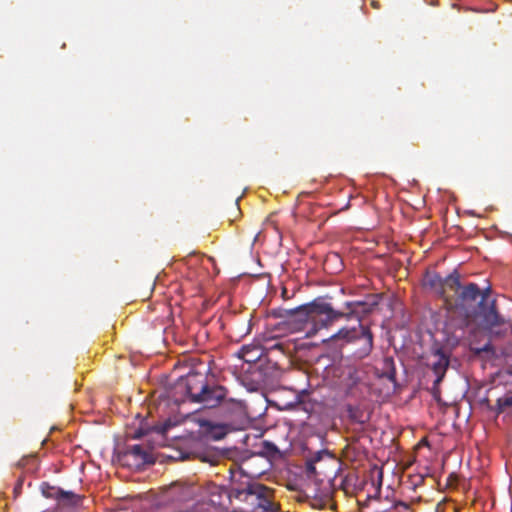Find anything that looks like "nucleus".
Masks as SVG:
<instances>
[{
    "label": "nucleus",
    "mask_w": 512,
    "mask_h": 512,
    "mask_svg": "<svg viewBox=\"0 0 512 512\" xmlns=\"http://www.w3.org/2000/svg\"><path fill=\"white\" fill-rule=\"evenodd\" d=\"M172 395L176 402L189 401L202 404L205 408H214L225 399L227 390L206 372L192 371L177 380Z\"/></svg>",
    "instance_id": "obj_2"
},
{
    "label": "nucleus",
    "mask_w": 512,
    "mask_h": 512,
    "mask_svg": "<svg viewBox=\"0 0 512 512\" xmlns=\"http://www.w3.org/2000/svg\"><path fill=\"white\" fill-rule=\"evenodd\" d=\"M146 434V431L142 428L135 431L134 435L132 436L134 439H139L143 437Z\"/></svg>",
    "instance_id": "obj_24"
},
{
    "label": "nucleus",
    "mask_w": 512,
    "mask_h": 512,
    "mask_svg": "<svg viewBox=\"0 0 512 512\" xmlns=\"http://www.w3.org/2000/svg\"><path fill=\"white\" fill-rule=\"evenodd\" d=\"M431 392H432L434 399L436 401H439L441 392H440L439 384H436V379L434 380L433 386L431 388Z\"/></svg>",
    "instance_id": "obj_23"
},
{
    "label": "nucleus",
    "mask_w": 512,
    "mask_h": 512,
    "mask_svg": "<svg viewBox=\"0 0 512 512\" xmlns=\"http://www.w3.org/2000/svg\"><path fill=\"white\" fill-rule=\"evenodd\" d=\"M379 303V296H371L369 301H348L343 310H336L325 298L318 297L310 303L285 310V316L302 324L312 323L317 328H327L340 319H350L353 315L370 313Z\"/></svg>",
    "instance_id": "obj_1"
},
{
    "label": "nucleus",
    "mask_w": 512,
    "mask_h": 512,
    "mask_svg": "<svg viewBox=\"0 0 512 512\" xmlns=\"http://www.w3.org/2000/svg\"><path fill=\"white\" fill-rule=\"evenodd\" d=\"M425 285L433 289L440 297L442 293V277L437 273H427L424 279Z\"/></svg>",
    "instance_id": "obj_14"
},
{
    "label": "nucleus",
    "mask_w": 512,
    "mask_h": 512,
    "mask_svg": "<svg viewBox=\"0 0 512 512\" xmlns=\"http://www.w3.org/2000/svg\"><path fill=\"white\" fill-rule=\"evenodd\" d=\"M358 324L353 327H342L335 334L324 340L331 347L342 348L344 345L361 341L360 348L354 355L363 359L373 350V334L368 326H364L358 317Z\"/></svg>",
    "instance_id": "obj_3"
},
{
    "label": "nucleus",
    "mask_w": 512,
    "mask_h": 512,
    "mask_svg": "<svg viewBox=\"0 0 512 512\" xmlns=\"http://www.w3.org/2000/svg\"><path fill=\"white\" fill-rule=\"evenodd\" d=\"M333 490L329 483H327L320 490H316L315 488L310 489V492L307 494L309 498V504L314 509H328L333 512L335 504L333 502Z\"/></svg>",
    "instance_id": "obj_6"
},
{
    "label": "nucleus",
    "mask_w": 512,
    "mask_h": 512,
    "mask_svg": "<svg viewBox=\"0 0 512 512\" xmlns=\"http://www.w3.org/2000/svg\"><path fill=\"white\" fill-rule=\"evenodd\" d=\"M459 289H461V283L460 276L457 271H454L445 278H442L441 297L446 301L448 300V297L446 295L447 290L458 292Z\"/></svg>",
    "instance_id": "obj_11"
},
{
    "label": "nucleus",
    "mask_w": 512,
    "mask_h": 512,
    "mask_svg": "<svg viewBox=\"0 0 512 512\" xmlns=\"http://www.w3.org/2000/svg\"><path fill=\"white\" fill-rule=\"evenodd\" d=\"M172 426L171 421L167 420L164 423L153 426L152 429L159 434L165 435Z\"/></svg>",
    "instance_id": "obj_21"
},
{
    "label": "nucleus",
    "mask_w": 512,
    "mask_h": 512,
    "mask_svg": "<svg viewBox=\"0 0 512 512\" xmlns=\"http://www.w3.org/2000/svg\"><path fill=\"white\" fill-rule=\"evenodd\" d=\"M451 510L452 512H456L455 508L454 507H451Z\"/></svg>",
    "instance_id": "obj_30"
},
{
    "label": "nucleus",
    "mask_w": 512,
    "mask_h": 512,
    "mask_svg": "<svg viewBox=\"0 0 512 512\" xmlns=\"http://www.w3.org/2000/svg\"><path fill=\"white\" fill-rule=\"evenodd\" d=\"M346 395L357 396L359 394V385L361 384V377L359 371L354 367H348L344 373L341 382Z\"/></svg>",
    "instance_id": "obj_7"
},
{
    "label": "nucleus",
    "mask_w": 512,
    "mask_h": 512,
    "mask_svg": "<svg viewBox=\"0 0 512 512\" xmlns=\"http://www.w3.org/2000/svg\"><path fill=\"white\" fill-rule=\"evenodd\" d=\"M27 460H28V458H27V457L22 458V459L18 462V466H19V467H23V466L25 465V463H26V461H27Z\"/></svg>",
    "instance_id": "obj_26"
},
{
    "label": "nucleus",
    "mask_w": 512,
    "mask_h": 512,
    "mask_svg": "<svg viewBox=\"0 0 512 512\" xmlns=\"http://www.w3.org/2000/svg\"><path fill=\"white\" fill-rule=\"evenodd\" d=\"M478 308L483 312V320L488 326L494 327L503 323V319L496 310L495 300L489 306H486L484 303L483 307Z\"/></svg>",
    "instance_id": "obj_9"
},
{
    "label": "nucleus",
    "mask_w": 512,
    "mask_h": 512,
    "mask_svg": "<svg viewBox=\"0 0 512 512\" xmlns=\"http://www.w3.org/2000/svg\"><path fill=\"white\" fill-rule=\"evenodd\" d=\"M282 297H283L284 299H288V298H289V297H288V295H287V289H286V288H283V289H282Z\"/></svg>",
    "instance_id": "obj_27"
},
{
    "label": "nucleus",
    "mask_w": 512,
    "mask_h": 512,
    "mask_svg": "<svg viewBox=\"0 0 512 512\" xmlns=\"http://www.w3.org/2000/svg\"><path fill=\"white\" fill-rule=\"evenodd\" d=\"M346 411L348 413V417L352 422L364 424L368 421V417L365 415L364 411L359 406L347 405Z\"/></svg>",
    "instance_id": "obj_13"
},
{
    "label": "nucleus",
    "mask_w": 512,
    "mask_h": 512,
    "mask_svg": "<svg viewBox=\"0 0 512 512\" xmlns=\"http://www.w3.org/2000/svg\"><path fill=\"white\" fill-rule=\"evenodd\" d=\"M435 512H444V511L441 509L440 505H438Z\"/></svg>",
    "instance_id": "obj_29"
},
{
    "label": "nucleus",
    "mask_w": 512,
    "mask_h": 512,
    "mask_svg": "<svg viewBox=\"0 0 512 512\" xmlns=\"http://www.w3.org/2000/svg\"><path fill=\"white\" fill-rule=\"evenodd\" d=\"M263 355V349L258 344H248L241 347L238 352L239 358L245 362L252 363L259 360Z\"/></svg>",
    "instance_id": "obj_10"
},
{
    "label": "nucleus",
    "mask_w": 512,
    "mask_h": 512,
    "mask_svg": "<svg viewBox=\"0 0 512 512\" xmlns=\"http://www.w3.org/2000/svg\"><path fill=\"white\" fill-rule=\"evenodd\" d=\"M263 446H264L265 452L272 456L280 453L277 446L272 442L264 441Z\"/></svg>",
    "instance_id": "obj_22"
},
{
    "label": "nucleus",
    "mask_w": 512,
    "mask_h": 512,
    "mask_svg": "<svg viewBox=\"0 0 512 512\" xmlns=\"http://www.w3.org/2000/svg\"><path fill=\"white\" fill-rule=\"evenodd\" d=\"M390 512H412L409 504L402 501H392Z\"/></svg>",
    "instance_id": "obj_20"
},
{
    "label": "nucleus",
    "mask_w": 512,
    "mask_h": 512,
    "mask_svg": "<svg viewBox=\"0 0 512 512\" xmlns=\"http://www.w3.org/2000/svg\"><path fill=\"white\" fill-rule=\"evenodd\" d=\"M127 454L134 456L141 462H146L148 458L147 451L141 445H132L127 448Z\"/></svg>",
    "instance_id": "obj_18"
},
{
    "label": "nucleus",
    "mask_w": 512,
    "mask_h": 512,
    "mask_svg": "<svg viewBox=\"0 0 512 512\" xmlns=\"http://www.w3.org/2000/svg\"><path fill=\"white\" fill-rule=\"evenodd\" d=\"M392 501L386 499L384 502L380 497L369 496L362 505L363 512H390Z\"/></svg>",
    "instance_id": "obj_8"
},
{
    "label": "nucleus",
    "mask_w": 512,
    "mask_h": 512,
    "mask_svg": "<svg viewBox=\"0 0 512 512\" xmlns=\"http://www.w3.org/2000/svg\"><path fill=\"white\" fill-rule=\"evenodd\" d=\"M58 496L57 501L70 506H77L82 501V496L75 494L72 491H65L61 488H58Z\"/></svg>",
    "instance_id": "obj_12"
},
{
    "label": "nucleus",
    "mask_w": 512,
    "mask_h": 512,
    "mask_svg": "<svg viewBox=\"0 0 512 512\" xmlns=\"http://www.w3.org/2000/svg\"><path fill=\"white\" fill-rule=\"evenodd\" d=\"M371 5H372L374 8H376V9H378V8L380 7L379 2H377V1H372V2H371Z\"/></svg>",
    "instance_id": "obj_28"
},
{
    "label": "nucleus",
    "mask_w": 512,
    "mask_h": 512,
    "mask_svg": "<svg viewBox=\"0 0 512 512\" xmlns=\"http://www.w3.org/2000/svg\"><path fill=\"white\" fill-rule=\"evenodd\" d=\"M450 354L446 347L432 348L429 366L436 376V384H440L446 375L450 364Z\"/></svg>",
    "instance_id": "obj_5"
},
{
    "label": "nucleus",
    "mask_w": 512,
    "mask_h": 512,
    "mask_svg": "<svg viewBox=\"0 0 512 512\" xmlns=\"http://www.w3.org/2000/svg\"><path fill=\"white\" fill-rule=\"evenodd\" d=\"M497 412L512 416V394H507L497 400Z\"/></svg>",
    "instance_id": "obj_17"
},
{
    "label": "nucleus",
    "mask_w": 512,
    "mask_h": 512,
    "mask_svg": "<svg viewBox=\"0 0 512 512\" xmlns=\"http://www.w3.org/2000/svg\"><path fill=\"white\" fill-rule=\"evenodd\" d=\"M490 288L481 290L476 283H469L463 287L456 299V307L465 310L466 317L470 318L476 313L475 303L479 299L477 308L483 307V304L488 300Z\"/></svg>",
    "instance_id": "obj_4"
},
{
    "label": "nucleus",
    "mask_w": 512,
    "mask_h": 512,
    "mask_svg": "<svg viewBox=\"0 0 512 512\" xmlns=\"http://www.w3.org/2000/svg\"><path fill=\"white\" fill-rule=\"evenodd\" d=\"M41 491H42V494L44 497L46 498H53V499H56L58 500V488H54L52 486H50L49 484L47 483H44L42 486H41Z\"/></svg>",
    "instance_id": "obj_19"
},
{
    "label": "nucleus",
    "mask_w": 512,
    "mask_h": 512,
    "mask_svg": "<svg viewBox=\"0 0 512 512\" xmlns=\"http://www.w3.org/2000/svg\"><path fill=\"white\" fill-rule=\"evenodd\" d=\"M323 456H330V455L327 451H317L311 456V458H309L306 461V472L309 476L317 475L315 465L317 462H319L322 459Z\"/></svg>",
    "instance_id": "obj_15"
},
{
    "label": "nucleus",
    "mask_w": 512,
    "mask_h": 512,
    "mask_svg": "<svg viewBox=\"0 0 512 512\" xmlns=\"http://www.w3.org/2000/svg\"><path fill=\"white\" fill-rule=\"evenodd\" d=\"M490 350H491L490 344H486V345H484V347H483V348H481V349H477V353H480V352H482V351L487 352V351H490Z\"/></svg>",
    "instance_id": "obj_25"
},
{
    "label": "nucleus",
    "mask_w": 512,
    "mask_h": 512,
    "mask_svg": "<svg viewBox=\"0 0 512 512\" xmlns=\"http://www.w3.org/2000/svg\"><path fill=\"white\" fill-rule=\"evenodd\" d=\"M382 375L389 379L390 381H395L396 379V369L394 360L391 357H386L383 360V367H382Z\"/></svg>",
    "instance_id": "obj_16"
}]
</instances>
